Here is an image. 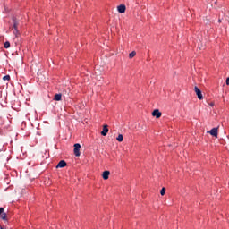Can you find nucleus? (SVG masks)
<instances>
[{
  "label": "nucleus",
  "mask_w": 229,
  "mask_h": 229,
  "mask_svg": "<svg viewBox=\"0 0 229 229\" xmlns=\"http://www.w3.org/2000/svg\"><path fill=\"white\" fill-rule=\"evenodd\" d=\"M81 145H80V143L74 144L73 152H74L75 157H80V149H81Z\"/></svg>",
  "instance_id": "obj_1"
},
{
  "label": "nucleus",
  "mask_w": 229,
  "mask_h": 229,
  "mask_svg": "<svg viewBox=\"0 0 229 229\" xmlns=\"http://www.w3.org/2000/svg\"><path fill=\"white\" fill-rule=\"evenodd\" d=\"M195 94L198 96L199 99H203V94L201 93V89L198 88V86L194 87Z\"/></svg>",
  "instance_id": "obj_2"
},
{
  "label": "nucleus",
  "mask_w": 229,
  "mask_h": 229,
  "mask_svg": "<svg viewBox=\"0 0 229 229\" xmlns=\"http://www.w3.org/2000/svg\"><path fill=\"white\" fill-rule=\"evenodd\" d=\"M152 115L157 119H160V117H162V113L158 109H156L152 112Z\"/></svg>",
  "instance_id": "obj_3"
},
{
  "label": "nucleus",
  "mask_w": 229,
  "mask_h": 229,
  "mask_svg": "<svg viewBox=\"0 0 229 229\" xmlns=\"http://www.w3.org/2000/svg\"><path fill=\"white\" fill-rule=\"evenodd\" d=\"M217 130L218 128H213L209 131H208V133L211 134L212 137H216V139H217Z\"/></svg>",
  "instance_id": "obj_4"
},
{
  "label": "nucleus",
  "mask_w": 229,
  "mask_h": 229,
  "mask_svg": "<svg viewBox=\"0 0 229 229\" xmlns=\"http://www.w3.org/2000/svg\"><path fill=\"white\" fill-rule=\"evenodd\" d=\"M119 13H124L126 12V5L121 4L117 7Z\"/></svg>",
  "instance_id": "obj_5"
},
{
  "label": "nucleus",
  "mask_w": 229,
  "mask_h": 229,
  "mask_svg": "<svg viewBox=\"0 0 229 229\" xmlns=\"http://www.w3.org/2000/svg\"><path fill=\"white\" fill-rule=\"evenodd\" d=\"M67 165V163L65 162V160H61L57 165H56V168H63V167H65Z\"/></svg>",
  "instance_id": "obj_6"
},
{
  "label": "nucleus",
  "mask_w": 229,
  "mask_h": 229,
  "mask_svg": "<svg viewBox=\"0 0 229 229\" xmlns=\"http://www.w3.org/2000/svg\"><path fill=\"white\" fill-rule=\"evenodd\" d=\"M106 133H108V125H104L103 131H101V135L103 137H106Z\"/></svg>",
  "instance_id": "obj_7"
},
{
  "label": "nucleus",
  "mask_w": 229,
  "mask_h": 229,
  "mask_svg": "<svg viewBox=\"0 0 229 229\" xmlns=\"http://www.w3.org/2000/svg\"><path fill=\"white\" fill-rule=\"evenodd\" d=\"M110 176V171H104L102 174V178L104 180H108V177Z\"/></svg>",
  "instance_id": "obj_8"
},
{
  "label": "nucleus",
  "mask_w": 229,
  "mask_h": 229,
  "mask_svg": "<svg viewBox=\"0 0 229 229\" xmlns=\"http://www.w3.org/2000/svg\"><path fill=\"white\" fill-rule=\"evenodd\" d=\"M13 29L14 30H18V28H19V21H17V19L13 18Z\"/></svg>",
  "instance_id": "obj_9"
},
{
  "label": "nucleus",
  "mask_w": 229,
  "mask_h": 229,
  "mask_svg": "<svg viewBox=\"0 0 229 229\" xmlns=\"http://www.w3.org/2000/svg\"><path fill=\"white\" fill-rule=\"evenodd\" d=\"M55 101H62V94H55L54 97Z\"/></svg>",
  "instance_id": "obj_10"
},
{
  "label": "nucleus",
  "mask_w": 229,
  "mask_h": 229,
  "mask_svg": "<svg viewBox=\"0 0 229 229\" xmlns=\"http://www.w3.org/2000/svg\"><path fill=\"white\" fill-rule=\"evenodd\" d=\"M0 217H1V219H3V221H7V219H6V213H2L0 215Z\"/></svg>",
  "instance_id": "obj_11"
},
{
  "label": "nucleus",
  "mask_w": 229,
  "mask_h": 229,
  "mask_svg": "<svg viewBox=\"0 0 229 229\" xmlns=\"http://www.w3.org/2000/svg\"><path fill=\"white\" fill-rule=\"evenodd\" d=\"M135 55H137V52L132 51L131 53L129 54V58H134Z\"/></svg>",
  "instance_id": "obj_12"
},
{
  "label": "nucleus",
  "mask_w": 229,
  "mask_h": 229,
  "mask_svg": "<svg viewBox=\"0 0 229 229\" xmlns=\"http://www.w3.org/2000/svg\"><path fill=\"white\" fill-rule=\"evenodd\" d=\"M116 140H118V142H123V134H119L116 138Z\"/></svg>",
  "instance_id": "obj_13"
},
{
  "label": "nucleus",
  "mask_w": 229,
  "mask_h": 229,
  "mask_svg": "<svg viewBox=\"0 0 229 229\" xmlns=\"http://www.w3.org/2000/svg\"><path fill=\"white\" fill-rule=\"evenodd\" d=\"M4 49H8L10 47V43L8 41H6L4 44Z\"/></svg>",
  "instance_id": "obj_14"
},
{
  "label": "nucleus",
  "mask_w": 229,
  "mask_h": 229,
  "mask_svg": "<svg viewBox=\"0 0 229 229\" xmlns=\"http://www.w3.org/2000/svg\"><path fill=\"white\" fill-rule=\"evenodd\" d=\"M13 35H15V37H19V30L18 29H14V30H13Z\"/></svg>",
  "instance_id": "obj_15"
},
{
  "label": "nucleus",
  "mask_w": 229,
  "mask_h": 229,
  "mask_svg": "<svg viewBox=\"0 0 229 229\" xmlns=\"http://www.w3.org/2000/svg\"><path fill=\"white\" fill-rule=\"evenodd\" d=\"M3 80H4V81H10V75H5V76H4V77H3Z\"/></svg>",
  "instance_id": "obj_16"
},
{
  "label": "nucleus",
  "mask_w": 229,
  "mask_h": 229,
  "mask_svg": "<svg viewBox=\"0 0 229 229\" xmlns=\"http://www.w3.org/2000/svg\"><path fill=\"white\" fill-rule=\"evenodd\" d=\"M160 194H161V196H164V194H165V188L161 189Z\"/></svg>",
  "instance_id": "obj_17"
},
{
  "label": "nucleus",
  "mask_w": 229,
  "mask_h": 229,
  "mask_svg": "<svg viewBox=\"0 0 229 229\" xmlns=\"http://www.w3.org/2000/svg\"><path fill=\"white\" fill-rule=\"evenodd\" d=\"M4 213V208H0V216Z\"/></svg>",
  "instance_id": "obj_18"
},
{
  "label": "nucleus",
  "mask_w": 229,
  "mask_h": 229,
  "mask_svg": "<svg viewBox=\"0 0 229 229\" xmlns=\"http://www.w3.org/2000/svg\"><path fill=\"white\" fill-rule=\"evenodd\" d=\"M226 85H229V77L226 79Z\"/></svg>",
  "instance_id": "obj_19"
},
{
  "label": "nucleus",
  "mask_w": 229,
  "mask_h": 229,
  "mask_svg": "<svg viewBox=\"0 0 229 229\" xmlns=\"http://www.w3.org/2000/svg\"><path fill=\"white\" fill-rule=\"evenodd\" d=\"M210 106H214V103H211V104H210Z\"/></svg>",
  "instance_id": "obj_20"
},
{
  "label": "nucleus",
  "mask_w": 229,
  "mask_h": 229,
  "mask_svg": "<svg viewBox=\"0 0 229 229\" xmlns=\"http://www.w3.org/2000/svg\"><path fill=\"white\" fill-rule=\"evenodd\" d=\"M0 229H4V228H3V227H0Z\"/></svg>",
  "instance_id": "obj_21"
}]
</instances>
